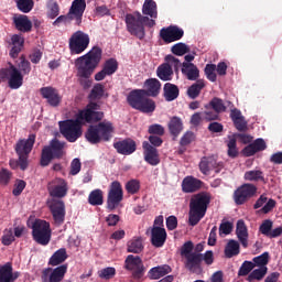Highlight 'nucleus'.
Returning a JSON list of instances; mask_svg holds the SVG:
<instances>
[{
  "label": "nucleus",
  "instance_id": "5701e85b",
  "mask_svg": "<svg viewBox=\"0 0 282 282\" xmlns=\"http://www.w3.org/2000/svg\"><path fill=\"white\" fill-rule=\"evenodd\" d=\"M40 94L47 100L51 107H58L61 105V95L53 87H43L40 89Z\"/></svg>",
  "mask_w": 282,
  "mask_h": 282
},
{
  "label": "nucleus",
  "instance_id": "4468645a",
  "mask_svg": "<svg viewBox=\"0 0 282 282\" xmlns=\"http://www.w3.org/2000/svg\"><path fill=\"white\" fill-rule=\"evenodd\" d=\"M47 189L51 197L63 199V197L67 196L69 186L67 185V181H65V178L56 177L48 183Z\"/></svg>",
  "mask_w": 282,
  "mask_h": 282
},
{
  "label": "nucleus",
  "instance_id": "c756f323",
  "mask_svg": "<svg viewBox=\"0 0 282 282\" xmlns=\"http://www.w3.org/2000/svg\"><path fill=\"white\" fill-rule=\"evenodd\" d=\"M236 235L243 248H248V227L243 220H238Z\"/></svg>",
  "mask_w": 282,
  "mask_h": 282
},
{
  "label": "nucleus",
  "instance_id": "603ef678",
  "mask_svg": "<svg viewBox=\"0 0 282 282\" xmlns=\"http://www.w3.org/2000/svg\"><path fill=\"white\" fill-rule=\"evenodd\" d=\"M252 270H254V263L250 262V261H245L240 269H239V276H248V274H250V272H252Z\"/></svg>",
  "mask_w": 282,
  "mask_h": 282
},
{
  "label": "nucleus",
  "instance_id": "a878e982",
  "mask_svg": "<svg viewBox=\"0 0 282 282\" xmlns=\"http://www.w3.org/2000/svg\"><path fill=\"white\" fill-rule=\"evenodd\" d=\"M115 149L118 153H121V155H131V153H135V141L131 139L119 141L115 143Z\"/></svg>",
  "mask_w": 282,
  "mask_h": 282
},
{
  "label": "nucleus",
  "instance_id": "1a4fd4ad",
  "mask_svg": "<svg viewBox=\"0 0 282 282\" xmlns=\"http://www.w3.org/2000/svg\"><path fill=\"white\" fill-rule=\"evenodd\" d=\"M65 143L54 139L50 147L42 150L41 165L47 166L54 158H63L65 155Z\"/></svg>",
  "mask_w": 282,
  "mask_h": 282
},
{
  "label": "nucleus",
  "instance_id": "c9c22d12",
  "mask_svg": "<svg viewBox=\"0 0 282 282\" xmlns=\"http://www.w3.org/2000/svg\"><path fill=\"white\" fill-rule=\"evenodd\" d=\"M142 12L151 19H158V3L153 0H145L142 7Z\"/></svg>",
  "mask_w": 282,
  "mask_h": 282
},
{
  "label": "nucleus",
  "instance_id": "13d9d810",
  "mask_svg": "<svg viewBox=\"0 0 282 282\" xmlns=\"http://www.w3.org/2000/svg\"><path fill=\"white\" fill-rule=\"evenodd\" d=\"M13 241H14V230H12V228L4 229L3 236H2L3 246H11Z\"/></svg>",
  "mask_w": 282,
  "mask_h": 282
},
{
  "label": "nucleus",
  "instance_id": "09e8293b",
  "mask_svg": "<svg viewBox=\"0 0 282 282\" xmlns=\"http://www.w3.org/2000/svg\"><path fill=\"white\" fill-rule=\"evenodd\" d=\"M102 69L109 76H112V74H116V72L118 70V62L113 58H110V59L106 61V63L104 64Z\"/></svg>",
  "mask_w": 282,
  "mask_h": 282
},
{
  "label": "nucleus",
  "instance_id": "393cba45",
  "mask_svg": "<svg viewBox=\"0 0 282 282\" xmlns=\"http://www.w3.org/2000/svg\"><path fill=\"white\" fill-rule=\"evenodd\" d=\"M151 241L155 248H162L166 243V229L154 227L151 229Z\"/></svg>",
  "mask_w": 282,
  "mask_h": 282
},
{
  "label": "nucleus",
  "instance_id": "680f3d73",
  "mask_svg": "<svg viewBox=\"0 0 282 282\" xmlns=\"http://www.w3.org/2000/svg\"><path fill=\"white\" fill-rule=\"evenodd\" d=\"M100 279H113L116 276V269L113 267H108L99 271Z\"/></svg>",
  "mask_w": 282,
  "mask_h": 282
},
{
  "label": "nucleus",
  "instance_id": "0eeeda50",
  "mask_svg": "<svg viewBox=\"0 0 282 282\" xmlns=\"http://www.w3.org/2000/svg\"><path fill=\"white\" fill-rule=\"evenodd\" d=\"M36 141V135L30 134L28 139H22L18 141L15 145V153L19 155V165L22 171L28 169V155L32 152L34 142Z\"/></svg>",
  "mask_w": 282,
  "mask_h": 282
},
{
  "label": "nucleus",
  "instance_id": "f257e3e1",
  "mask_svg": "<svg viewBox=\"0 0 282 282\" xmlns=\"http://www.w3.org/2000/svg\"><path fill=\"white\" fill-rule=\"evenodd\" d=\"M98 104H89L84 110H79L76 120L59 121L61 133L68 142H76L77 138L83 135V126L85 122H98L105 115L100 111Z\"/></svg>",
  "mask_w": 282,
  "mask_h": 282
},
{
  "label": "nucleus",
  "instance_id": "473e14b6",
  "mask_svg": "<svg viewBox=\"0 0 282 282\" xmlns=\"http://www.w3.org/2000/svg\"><path fill=\"white\" fill-rule=\"evenodd\" d=\"M11 43L13 47L10 51V56L12 58H17V56L19 55V52H21V47H23V43H25V40L23 39V36L19 34H14L11 37Z\"/></svg>",
  "mask_w": 282,
  "mask_h": 282
},
{
  "label": "nucleus",
  "instance_id": "864d4df0",
  "mask_svg": "<svg viewBox=\"0 0 282 282\" xmlns=\"http://www.w3.org/2000/svg\"><path fill=\"white\" fill-rule=\"evenodd\" d=\"M12 180V172L7 169L0 170V186H8Z\"/></svg>",
  "mask_w": 282,
  "mask_h": 282
},
{
  "label": "nucleus",
  "instance_id": "20e7f679",
  "mask_svg": "<svg viewBox=\"0 0 282 282\" xmlns=\"http://www.w3.org/2000/svg\"><path fill=\"white\" fill-rule=\"evenodd\" d=\"M86 140L90 144H98V142H109L113 135V123L110 121L99 122L97 126H90L86 132Z\"/></svg>",
  "mask_w": 282,
  "mask_h": 282
},
{
  "label": "nucleus",
  "instance_id": "37998d69",
  "mask_svg": "<svg viewBox=\"0 0 282 282\" xmlns=\"http://www.w3.org/2000/svg\"><path fill=\"white\" fill-rule=\"evenodd\" d=\"M268 274V268H258L254 269L247 278V281L254 282V281H261L263 276Z\"/></svg>",
  "mask_w": 282,
  "mask_h": 282
},
{
  "label": "nucleus",
  "instance_id": "a211bd4d",
  "mask_svg": "<svg viewBox=\"0 0 282 282\" xmlns=\"http://www.w3.org/2000/svg\"><path fill=\"white\" fill-rule=\"evenodd\" d=\"M67 272V265H61L55 269H45L43 271L42 279L45 282H61L63 281L65 273Z\"/></svg>",
  "mask_w": 282,
  "mask_h": 282
},
{
  "label": "nucleus",
  "instance_id": "4d7b16f0",
  "mask_svg": "<svg viewBox=\"0 0 282 282\" xmlns=\"http://www.w3.org/2000/svg\"><path fill=\"white\" fill-rule=\"evenodd\" d=\"M209 107H212L216 113H223V111H226V105H224V101L219 98H214L210 101Z\"/></svg>",
  "mask_w": 282,
  "mask_h": 282
},
{
  "label": "nucleus",
  "instance_id": "8fccbe9b",
  "mask_svg": "<svg viewBox=\"0 0 282 282\" xmlns=\"http://www.w3.org/2000/svg\"><path fill=\"white\" fill-rule=\"evenodd\" d=\"M59 13H61V8L58 7V3L51 2L47 4L46 15L48 19H56V17H58Z\"/></svg>",
  "mask_w": 282,
  "mask_h": 282
},
{
  "label": "nucleus",
  "instance_id": "3c124183",
  "mask_svg": "<svg viewBox=\"0 0 282 282\" xmlns=\"http://www.w3.org/2000/svg\"><path fill=\"white\" fill-rule=\"evenodd\" d=\"M215 72H217V65H215V64L206 65L205 74H206V77L208 78V80H210L212 83H215L217 80V74Z\"/></svg>",
  "mask_w": 282,
  "mask_h": 282
},
{
  "label": "nucleus",
  "instance_id": "bf43d9fd",
  "mask_svg": "<svg viewBox=\"0 0 282 282\" xmlns=\"http://www.w3.org/2000/svg\"><path fill=\"white\" fill-rule=\"evenodd\" d=\"M172 52L176 56H184V54H186L188 52V47L184 43H177L174 46H172Z\"/></svg>",
  "mask_w": 282,
  "mask_h": 282
},
{
  "label": "nucleus",
  "instance_id": "69168bd1",
  "mask_svg": "<svg viewBox=\"0 0 282 282\" xmlns=\"http://www.w3.org/2000/svg\"><path fill=\"white\" fill-rule=\"evenodd\" d=\"M80 173V160L74 159L70 163V175H78Z\"/></svg>",
  "mask_w": 282,
  "mask_h": 282
},
{
  "label": "nucleus",
  "instance_id": "a19ab883",
  "mask_svg": "<svg viewBox=\"0 0 282 282\" xmlns=\"http://www.w3.org/2000/svg\"><path fill=\"white\" fill-rule=\"evenodd\" d=\"M88 202L91 206H102L104 197L102 191L95 189L88 196Z\"/></svg>",
  "mask_w": 282,
  "mask_h": 282
},
{
  "label": "nucleus",
  "instance_id": "0e129e2a",
  "mask_svg": "<svg viewBox=\"0 0 282 282\" xmlns=\"http://www.w3.org/2000/svg\"><path fill=\"white\" fill-rule=\"evenodd\" d=\"M149 133L152 135H164V127L161 124H152L149 127Z\"/></svg>",
  "mask_w": 282,
  "mask_h": 282
},
{
  "label": "nucleus",
  "instance_id": "7c9ffc66",
  "mask_svg": "<svg viewBox=\"0 0 282 282\" xmlns=\"http://www.w3.org/2000/svg\"><path fill=\"white\" fill-rule=\"evenodd\" d=\"M182 74L186 76L187 80H197L199 78V69L193 63H183Z\"/></svg>",
  "mask_w": 282,
  "mask_h": 282
},
{
  "label": "nucleus",
  "instance_id": "bb28decb",
  "mask_svg": "<svg viewBox=\"0 0 282 282\" xmlns=\"http://www.w3.org/2000/svg\"><path fill=\"white\" fill-rule=\"evenodd\" d=\"M199 188H202V181L193 176H186L182 182L183 193H195V191H199Z\"/></svg>",
  "mask_w": 282,
  "mask_h": 282
},
{
  "label": "nucleus",
  "instance_id": "423d86ee",
  "mask_svg": "<svg viewBox=\"0 0 282 282\" xmlns=\"http://www.w3.org/2000/svg\"><path fill=\"white\" fill-rule=\"evenodd\" d=\"M28 226H31L32 228L34 241L41 246H47V243H50V240L52 239V229L50 228V223L41 219H35L33 221L32 218H30Z\"/></svg>",
  "mask_w": 282,
  "mask_h": 282
},
{
  "label": "nucleus",
  "instance_id": "338daca9",
  "mask_svg": "<svg viewBox=\"0 0 282 282\" xmlns=\"http://www.w3.org/2000/svg\"><path fill=\"white\" fill-rule=\"evenodd\" d=\"M25 189V181H17L14 188H13V195L19 196L23 191Z\"/></svg>",
  "mask_w": 282,
  "mask_h": 282
},
{
  "label": "nucleus",
  "instance_id": "39448f33",
  "mask_svg": "<svg viewBox=\"0 0 282 282\" xmlns=\"http://www.w3.org/2000/svg\"><path fill=\"white\" fill-rule=\"evenodd\" d=\"M127 101L133 109H138L143 113H153L155 111V101L147 98V90H132Z\"/></svg>",
  "mask_w": 282,
  "mask_h": 282
},
{
  "label": "nucleus",
  "instance_id": "9d476101",
  "mask_svg": "<svg viewBox=\"0 0 282 282\" xmlns=\"http://www.w3.org/2000/svg\"><path fill=\"white\" fill-rule=\"evenodd\" d=\"M90 39L89 34L77 31L73 33L68 40V47L70 54H83L87 47H89Z\"/></svg>",
  "mask_w": 282,
  "mask_h": 282
},
{
  "label": "nucleus",
  "instance_id": "cd10ccee",
  "mask_svg": "<svg viewBox=\"0 0 282 282\" xmlns=\"http://www.w3.org/2000/svg\"><path fill=\"white\" fill-rule=\"evenodd\" d=\"M19 279V272H12V264L7 263L0 268V282H14Z\"/></svg>",
  "mask_w": 282,
  "mask_h": 282
},
{
  "label": "nucleus",
  "instance_id": "2eb2a0df",
  "mask_svg": "<svg viewBox=\"0 0 282 282\" xmlns=\"http://www.w3.org/2000/svg\"><path fill=\"white\" fill-rule=\"evenodd\" d=\"M123 198V192H122V185L118 181H113L110 184V189L108 193V208L109 210H113V208H117V206L122 202Z\"/></svg>",
  "mask_w": 282,
  "mask_h": 282
},
{
  "label": "nucleus",
  "instance_id": "f704fd0d",
  "mask_svg": "<svg viewBox=\"0 0 282 282\" xmlns=\"http://www.w3.org/2000/svg\"><path fill=\"white\" fill-rule=\"evenodd\" d=\"M217 166H224L223 164H218L217 161L213 158H203L200 163H199V169L204 175L208 174V171L213 169H217Z\"/></svg>",
  "mask_w": 282,
  "mask_h": 282
},
{
  "label": "nucleus",
  "instance_id": "6e6d98bb",
  "mask_svg": "<svg viewBox=\"0 0 282 282\" xmlns=\"http://www.w3.org/2000/svg\"><path fill=\"white\" fill-rule=\"evenodd\" d=\"M126 191L128 193H130V195H135V193H138V191H140V181L133 178L130 180L127 184H126Z\"/></svg>",
  "mask_w": 282,
  "mask_h": 282
},
{
  "label": "nucleus",
  "instance_id": "49530a36",
  "mask_svg": "<svg viewBox=\"0 0 282 282\" xmlns=\"http://www.w3.org/2000/svg\"><path fill=\"white\" fill-rule=\"evenodd\" d=\"M239 253V242L237 240H230L226 248H225V254L230 259L231 257H235Z\"/></svg>",
  "mask_w": 282,
  "mask_h": 282
},
{
  "label": "nucleus",
  "instance_id": "e433bc0d",
  "mask_svg": "<svg viewBox=\"0 0 282 282\" xmlns=\"http://www.w3.org/2000/svg\"><path fill=\"white\" fill-rule=\"evenodd\" d=\"M170 133L172 135H180L184 130V123H182V119L178 117H173L169 122Z\"/></svg>",
  "mask_w": 282,
  "mask_h": 282
},
{
  "label": "nucleus",
  "instance_id": "5fc2aeb1",
  "mask_svg": "<svg viewBox=\"0 0 282 282\" xmlns=\"http://www.w3.org/2000/svg\"><path fill=\"white\" fill-rule=\"evenodd\" d=\"M102 96H105V86L101 84H96L91 89L90 98L96 100L98 98H102Z\"/></svg>",
  "mask_w": 282,
  "mask_h": 282
},
{
  "label": "nucleus",
  "instance_id": "a18cd8bd",
  "mask_svg": "<svg viewBox=\"0 0 282 282\" xmlns=\"http://www.w3.org/2000/svg\"><path fill=\"white\" fill-rule=\"evenodd\" d=\"M65 259H67V251H65V249H59L52 256L50 263L51 265H59Z\"/></svg>",
  "mask_w": 282,
  "mask_h": 282
},
{
  "label": "nucleus",
  "instance_id": "c85d7f7f",
  "mask_svg": "<svg viewBox=\"0 0 282 282\" xmlns=\"http://www.w3.org/2000/svg\"><path fill=\"white\" fill-rule=\"evenodd\" d=\"M13 23L20 32H30L32 30V21H30L28 15H14Z\"/></svg>",
  "mask_w": 282,
  "mask_h": 282
},
{
  "label": "nucleus",
  "instance_id": "2f4dec72",
  "mask_svg": "<svg viewBox=\"0 0 282 282\" xmlns=\"http://www.w3.org/2000/svg\"><path fill=\"white\" fill-rule=\"evenodd\" d=\"M147 96H158L162 89V84L156 78H151L144 83Z\"/></svg>",
  "mask_w": 282,
  "mask_h": 282
},
{
  "label": "nucleus",
  "instance_id": "b1692460",
  "mask_svg": "<svg viewBox=\"0 0 282 282\" xmlns=\"http://www.w3.org/2000/svg\"><path fill=\"white\" fill-rule=\"evenodd\" d=\"M143 155L145 162L152 166H158L160 164V154H158V149L150 145L149 142H143Z\"/></svg>",
  "mask_w": 282,
  "mask_h": 282
},
{
  "label": "nucleus",
  "instance_id": "72a5a7b5",
  "mask_svg": "<svg viewBox=\"0 0 282 282\" xmlns=\"http://www.w3.org/2000/svg\"><path fill=\"white\" fill-rule=\"evenodd\" d=\"M164 98L167 102H171L180 96V88H177L174 84L166 83L164 85Z\"/></svg>",
  "mask_w": 282,
  "mask_h": 282
},
{
  "label": "nucleus",
  "instance_id": "58836bf2",
  "mask_svg": "<svg viewBox=\"0 0 282 282\" xmlns=\"http://www.w3.org/2000/svg\"><path fill=\"white\" fill-rule=\"evenodd\" d=\"M144 250V246L142 245V238L134 237L128 243V252H132L133 254H140Z\"/></svg>",
  "mask_w": 282,
  "mask_h": 282
},
{
  "label": "nucleus",
  "instance_id": "6ab92c4d",
  "mask_svg": "<svg viewBox=\"0 0 282 282\" xmlns=\"http://www.w3.org/2000/svg\"><path fill=\"white\" fill-rule=\"evenodd\" d=\"M85 8H87V3L85 2V0H74L72 3L68 17L69 19L75 20L77 25H80L83 21Z\"/></svg>",
  "mask_w": 282,
  "mask_h": 282
},
{
  "label": "nucleus",
  "instance_id": "774afa93",
  "mask_svg": "<svg viewBox=\"0 0 282 282\" xmlns=\"http://www.w3.org/2000/svg\"><path fill=\"white\" fill-rule=\"evenodd\" d=\"M210 282H224V272L223 271H216L212 274Z\"/></svg>",
  "mask_w": 282,
  "mask_h": 282
},
{
  "label": "nucleus",
  "instance_id": "4c0bfd02",
  "mask_svg": "<svg viewBox=\"0 0 282 282\" xmlns=\"http://www.w3.org/2000/svg\"><path fill=\"white\" fill-rule=\"evenodd\" d=\"M171 273V267L164 264L161 267H154L150 270V278L158 280L162 279V276H166V274Z\"/></svg>",
  "mask_w": 282,
  "mask_h": 282
},
{
  "label": "nucleus",
  "instance_id": "e2e57ef3",
  "mask_svg": "<svg viewBox=\"0 0 282 282\" xmlns=\"http://www.w3.org/2000/svg\"><path fill=\"white\" fill-rule=\"evenodd\" d=\"M227 147L229 158H237V141L235 139H230Z\"/></svg>",
  "mask_w": 282,
  "mask_h": 282
},
{
  "label": "nucleus",
  "instance_id": "6e6552de",
  "mask_svg": "<svg viewBox=\"0 0 282 282\" xmlns=\"http://www.w3.org/2000/svg\"><path fill=\"white\" fill-rule=\"evenodd\" d=\"M149 21V18L143 17L140 12H134L126 17L127 30L130 34L138 36V39H144V22Z\"/></svg>",
  "mask_w": 282,
  "mask_h": 282
},
{
  "label": "nucleus",
  "instance_id": "de8ad7c7",
  "mask_svg": "<svg viewBox=\"0 0 282 282\" xmlns=\"http://www.w3.org/2000/svg\"><path fill=\"white\" fill-rule=\"evenodd\" d=\"M205 86L206 84L204 83V80H198L194 85H192L187 90L189 98H197V96H199V91H202Z\"/></svg>",
  "mask_w": 282,
  "mask_h": 282
},
{
  "label": "nucleus",
  "instance_id": "ddd939ff",
  "mask_svg": "<svg viewBox=\"0 0 282 282\" xmlns=\"http://www.w3.org/2000/svg\"><path fill=\"white\" fill-rule=\"evenodd\" d=\"M174 69L180 68V59L173 55L165 56V63L160 65L156 69V75L161 80H171Z\"/></svg>",
  "mask_w": 282,
  "mask_h": 282
},
{
  "label": "nucleus",
  "instance_id": "dca6fc26",
  "mask_svg": "<svg viewBox=\"0 0 282 282\" xmlns=\"http://www.w3.org/2000/svg\"><path fill=\"white\" fill-rule=\"evenodd\" d=\"M126 270L132 272L134 279H141L144 274V264L138 256L129 254L124 261Z\"/></svg>",
  "mask_w": 282,
  "mask_h": 282
},
{
  "label": "nucleus",
  "instance_id": "c03bdc74",
  "mask_svg": "<svg viewBox=\"0 0 282 282\" xmlns=\"http://www.w3.org/2000/svg\"><path fill=\"white\" fill-rule=\"evenodd\" d=\"M253 268H268L270 263V253L263 252L261 256L253 258Z\"/></svg>",
  "mask_w": 282,
  "mask_h": 282
},
{
  "label": "nucleus",
  "instance_id": "f3484780",
  "mask_svg": "<svg viewBox=\"0 0 282 282\" xmlns=\"http://www.w3.org/2000/svg\"><path fill=\"white\" fill-rule=\"evenodd\" d=\"M46 204L52 213L55 224H63L65 221V203L56 198H51Z\"/></svg>",
  "mask_w": 282,
  "mask_h": 282
},
{
  "label": "nucleus",
  "instance_id": "ea45409f",
  "mask_svg": "<svg viewBox=\"0 0 282 282\" xmlns=\"http://www.w3.org/2000/svg\"><path fill=\"white\" fill-rule=\"evenodd\" d=\"M247 182H264L263 172L261 170H251L245 173Z\"/></svg>",
  "mask_w": 282,
  "mask_h": 282
},
{
  "label": "nucleus",
  "instance_id": "9b49d317",
  "mask_svg": "<svg viewBox=\"0 0 282 282\" xmlns=\"http://www.w3.org/2000/svg\"><path fill=\"white\" fill-rule=\"evenodd\" d=\"M0 80H8L10 89H20V87H23V74L15 66L1 69Z\"/></svg>",
  "mask_w": 282,
  "mask_h": 282
},
{
  "label": "nucleus",
  "instance_id": "4be33fe9",
  "mask_svg": "<svg viewBox=\"0 0 282 282\" xmlns=\"http://www.w3.org/2000/svg\"><path fill=\"white\" fill-rule=\"evenodd\" d=\"M257 193V186L245 184L235 192L236 204H243L248 197H252Z\"/></svg>",
  "mask_w": 282,
  "mask_h": 282
},
{
  "label": "nucleus",
  "instance_id": "412c9836",
  "mask_svg": "<svg viewBox=\"0 0 282 282\" xmlns=\"http://www.w3.org/2000/svg\"><path fill=\"white\" fill-rule=\"evenodd\" d=\"M160 34L165 43H173L184 36V31L177 26H169L167 29H162Z\"/></svg>",
  "mask_w": 282,
  "mask_h": 282
},
{
  "label": "nucleus",
  "instance_id": "aec40b11",
  "mask_svg": "<svg viewBox=\"0 0 282 282\" xmlns=\"http://www.w3.org/2000/svg\"><path fill=\"white\" fill-rule=\"evenodd\" d=\"M272 226H274V223L270 219H267L260 225L259 232H261V235H264V237H269V239H276V237H281L282 227H276L272 229Z\"/></svg>",
  "mask_w": 282,
  "mask_h": 282
},
{
  "label": "nucleus",
  "instance_id": "f03ea898",
  "mask_svg": "<svg viewBox=\"0 0 282 282\" xmlns=\"http://www.w3.org/2000/svg\"><path fill=\"white\" fill-rule=\"evenodd\" d=\"M102 61V50L98 46L93 47L87 54L75 59V68L79 80H86V87H90L91 74Z\"/></svg>",
  "mask_w": 282,
  "mask_h": 282
},
{
  "label": "nucleus",
  "instance_id": "79ce46f5",
  "mask_svg": "<svg viewBox=\"0 0 282 282\" xmlns=\"http://www.w3.org/2000/svg\"><path fill=\"white\" fill-rule=\"evenodd\" d=\"M14 1L17 3L18 10H20V12H23L24 14L32 12V9L34 8V0H14Z\"/></svg>",
  "mask_w": 282,
  "mask_h": 282
},
{
  "label": "nucleus",
  "instance_id": "7ed1b4c3",
  "mask_svg": "<svg viewBox=\"0 0 282 282\" xmlns=\"http://www.w3.org/2000/svg\"><path fill=\"white\" fill-rule=\"evenodd\" d=\"M210 204V194L207 192L194 195L189 203V225L197 226L208 210Z\"/></svg>",
  "mask_w": 282,
  "mask_h": 282
},
{
  "label": "nucleus",
  "instance_id": "f8f14e48",
  "mask_svg": "<svg viewBox=\"0 0 282 282\" xmlns=\"http://www.w3.org/2000/svg\"><path fill=\"white\" fill-rule=\"evenodd\" d=\"M182 257L186 259V269L191 272H199V264L202 263V256L193 253V242H186L181 251Z\"/></svg>",
  "mask_w": 282,
  "mask_h": 282
},
{
  "label": "nucleus",
  "instance_id": "052dcab7",
  "mask_svg": "<svg viewBox=\"0 0 282 282\" xmlns=\"http://www.w3.org/2000/svg\"><path fill=\"white\" fill-rule=\"evenodd\" d=\"M19 72L22 74V76H26V74H30L31 67H30V62L25 61V58H21L19 65Z\"/></svg>",
  "mask_w": 282,
  "mask_h": 282
}]
</instances>
